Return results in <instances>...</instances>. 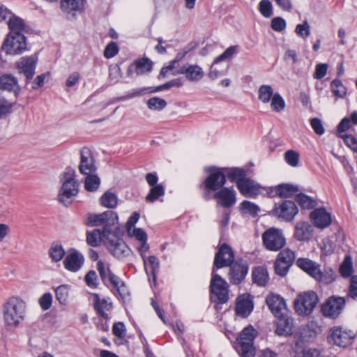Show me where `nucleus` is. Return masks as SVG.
<instances>
[{"mask_svg": "<svg viewBox=\"0 0 357 357\" xmlns=\"http://www.w3.org/2000/svg\"><path fill=\"white\" fill-rule=\"evenodd\" d=\"M275 333L279 335H287L291 333L293 328V319L287 314L281 317H276Z\"/></svg>", "mask_w": 357, "mask_h": 357, "instance_id": "32", "label": "nucleus"}, {"mask_svg": "<svg viewBox=\"0 0 357 357\" xmlns=\"http://www.w3.org/2000/svg\"><path fill=\"white\" fill-rule=\"evenodd\" d=\"M119 52V47L116 43L110 42L104 50V56L107 59H110L116 56Z\"/></svg>", "mask_w": 357, "mask_h": 357, "instance_id": "60", "label": "nucleus"}, {"mask_svg": "<svg viewBox=\"0 0 357 357\" xmlns=\"http://www.w3.org/2000/svg\"><path fill=\"white\" fill-rule=\"evenodd\" d=\"M296 33L303 39H306L310 34V26L307 20L298 24L295 29Z\"/></svg>", "mask_w": 357, "mask_h": 357, "instance_id": "53", "label": "nucleus"}, {"mask_svg": "<svg viewBox=\"0 0 357 357\" xmlns=\"http://www.w3.org/2000/svg\"><path fill=\"white\" fill-rule=\"evenodd\" d=\"M49 253L52 261L58 262L64 257L65 250L61 245H54L50 248Z\"/></svg>", "mask_w": 357, "mask_h": 357, "instance_id": "48", "label": "nucleus"}, {"mask_svg": "<svg viewBox=\"0 0 357 357\" xmlns=\"http://www.w3.org/2000/svg\"><path fill=\"white\" fill-rule=\"evenodd\" d=\"M172 75H184L185 78L192 82H197L204 76L203 69L197 64L185 63L172 73Z\"/></svg>", "mask_w": 357, "mask_h": 357, "instance_id": "16", "label": "nucleus"}, {"mask_svg": "<svg viewBox=\"0 0 357 357\" xmlns=\"http://www.w3.org/2000/svg\"><path fill=\"white\" fill-rule=\"evenodd\" d=\"M259 99L264 103L268 102L273 96V90L270 85H261L258 90Z\"/></svg>", "mask_w": 357, "mask_h": 357, "instance_id": "45", "label": "nucleus"}, {"mask_svg": "<svg viewBox=\"0 0 357 357\" xmlns=\"http://www.w3.org/2000/svg\"><path fill=\"white\" fill-rule=\"evenodd\" d=\"M61 188L58 193V201L63 206H68L77 197L79 190V183L76 178L75 169L68 167L59 176Z\"/></svg>", "mask_w": 357, "mask_h": 357, "instance_id": "2", "label": "nucleus"}, {"mask_svg": "<svg viewBox=\"0 0 357 357\" xmlns=\"http://www.w3.org/2000/svg\"><path fill=\"white\" fill-rule=\"evenodd\" d=\"M109 236H111V232L107 228H104L102 231L99 229H94L86 233V242L91 247L98 246L100 241H102L105 245L106 241L108 240Z\"/></svg>", "mask_w": 357, "mask_h": 357, "instance_id": "28", "label": "nucleus"}, {"mask_svg": "<svg viewBox=\"0 0 357 357\" xmlns=\"http://www.w3.org/2000/svg\"><path fill=\"white\" fill-rule=\"evenodd\" d=\"M257 332L252 326L245 327L241 333L238 342L240 349L238 351L241 357H254L255 354L253 341Z\"/></svg>", "mask_w": 357, "mask_h": 357, "instance_id": "8", "label": "nucleus"}, {"mask_svg": "<svg viewBox=\"0 0 357 357\" xmlns=\"http://www.w3.org/2000/svg\"><path fill=\"white\" fill-rule=\"evenodd\" d=\"M312 232V227L309 222L300 221L295 225L294 237L298 241H308Z\"/></svg>", "mask_w": 357, "mask_h": 357, "instance_id": "30", "label": "nucleus"}, {"mask_svg": "<svg viewBox=\"0 0 357 357\" xmlns=\"http://www.w3.org/2000/svg\"><path fill=\"white\" fill-rule=\"evenodd\" d=\"M85 0H61V9L68 14L81 10L84 7Z\"/></svg>", "mask_w": 357, "mask_h": 357, "instance_id": "34", "label": "nucleus"}, {"mask_svg": "<svg viewBox=\"0 0 357 357\" xmlns=\"http://www.w3.org/2000/svg\"><path fill=\"white\" fill-rule=\"evenodd\" d=\"M268 274L266 268L259 266L253 270L252 280L258 286L264 287L268 283Z\"/></svg>", "mask_w": 357, "mask_h": 357, "instance_id": "35", "label": "nucleus"}, {"mask_svg": "<svg viewBox=\"0 0 357 357\" xmlns=\"http://www.w3.org/2000/svg\"><path fill=\"white\" fill-rule=\"evenodd\" d=\"M100 202L104 207L114 208L118 204V198L115 194L107 191L100 197Z\"/></svg>", "mask_w": 357, "mask_h": 357, "instance_id": "42", "label": "nucleus"}, {"mask_svg": "<svg viewBox=\"0 0 357 357\" xmlns=\"http://www.w3.org/2000/svg\"><path fill=\"white\" fill-rule=\"evenodd\" d=\"M8 26L10 29V32H14L15 33H22V31L25 28L24 20L20 17L13 15L12 13L8 17Z\"/></svg>", "mask_w": 357, "mask_h": 357, "instance_id": "36", "label": "nucleus"}, {"mask_svg": "<svg viewBox=\"0 0 357 357\" xmlns=\"http://www.w3.org/2000/svg\"><path fill=\"white\" fill-rule=\"evenodd\" d=\"M207 170L210 174L205 180L206 188L212 190H217L221 188L225 183L226 174L224 169L211 167H208Z\"/></svg>", "mask_w": 357, "mask_h": 357, "instance_id": "17", "label": "nucleus"}, {"mask_svg": "<svg viewBox=\"0 0 357 357\" xmlns=\"http://www.w3.org/2000/svg\"><path fill=\"white\" fill-rule=\"evenodd\" d=\"M26 303L18 297H10L2 306V319L4 326L9 330L17 328L24 320Z\"/></svg>", "mask_w": 357, "mask_h": 357, "instance_id": "1", "label": "nucleus"}, {"mask_svg": "<svg viewBox=\"0 0 357 357\" xmlns=\"http://www.w3.org/2000/svg\"><path fill=\"white\" fill-rule=\"evenodd\" d=\"M355 337V334L351 330L341 326H334L331 329L329 341L340 347L350 345Z\"/></svg>", "mask_w": 357, "mask_h": 357, "instance_id": "12", "label": "nucleus"}, {"mask_svg": "<svg viewBox=\"0 0 357 357\" xmlns=\"http://www.w3.org/2000/svg\"><path fill=\"white\" fill-rule=\"evenodd\" d=\"M229 279L234 284L240 283L248 273V266L245 263L236 261L230 266Z\"/></svg>", "mask_w": 357, "mask_h": 357, "instance_id": "29", "label": "nucleus"}, {"mask_svg": "<svg viewBox=\"0 0 357 357\" xmlns=\"http://www.w3.org/2000/svg\"><path fill=\"white\" fill-rule=\"evenodd\" d=\"M263 245L270 251H278L286 244V239L280 229L271 227L262 234Z\"/></svg>", "mask_w": 357, "mask_h": 357, "instance_id": "7", "label": "nucleus"}, {"mask_svg": "<svg viewBox=\"0 0 357 357\" xmlns=\"http://www.w3.org/2000/svg\"><path fill=\"white\" fill-rule=\"evenodd\" d=\"M253 309V304L250 295L243 294L237 298L235 307L236 313L243 317L250 314Z\"/></svg>", "mask_w": 357, "mask_h": 357, "instance_id": "31", "label": "nucleus"}, {"mask_svg": "<svg viewBox=\"0 0 357 357\" xmlns=\"http://www.w3.org/2000/svg\"><path fill=\"white\" fill-rule=\"evenodd\" d=\"M342 275L344 278L349 277L352 271V262L350 257H345L343 263L340 268Z\"/></svg>", "mask_w": 357, "mask_h": 357, "instance_id": "56", "label": "nucleus"}, {"mask_svg": "<svg viewBox=\"0 0 357 357\" xmlns=\"http://www.w3.org/2000/svg\"><path fill=\"white\" fill-rule=\"evenodd\" d=\"M240 192L245 197H255L258 195L268 192V188H264L254 181L245 178L238 183L237 187Z\"/></svg>", "mask_w": 357, "mask_h": 357, "instance_id": "18", "label": "nucleus"}, {"mask_svg": "<svg viewBox=\"0 0 357 357\" xmlns=\"http://www.w3.org/2000/svg\"><path fill=\"white\" fill-rule=\"evenodd\" d=\"M80 174H91L96 171L95 160L91 150L84 147L80 151V162L78 166Z\"/></svg>", "mask_w": 357, "mask_h": 357, "instance_id": "20", "label": "nucleus"}, {"mask_svg": "<svg viewBox=\"0 0 357 357\" xmlns=\"http://www.w3.org/2000/svg\"><path fill=\"white\" fill-rule=\"evenodd\" d=\"M105 246L114 257L120 260L128 257L132 252L125 242L112 233L108 240L106 241Z\"/></svg>", "mask_w": 357, "mask_h": 357, "instance_id": "11", "label": "nucleus"}, {"mask_svg": "<svg viewBox=\"0 0 357 357\" xmlns=\"http://www.w3.org/2000/svg\"><path fill=\"white\" fill-rule=\"evenodd\" d=\"M331 86L335 96L343 98L346 94V89L340 80L334 79L331 82Z\"/></svg>", "mask_w": 357, "mask_h": 357, "instance_id": "51", "label": "nucleus"}, {"mask_svg": "<svg viewBox=\"0 0 357 357\" xmlns=\"http://www.w3.org/2000/svg\"><path fill=\"white\" fill-rule=\"evenodd\" d=\"M118 216L112 211H107L100 214H89L87 218L86 225L89 226L105 225L107 228L117 223Z\"/></svg>", "mask_w": 357, "mask_h": 357, "instance_id": "15", "label": "nucleus"}, {"mask_svg": "<svg viewBox=\"0 0 357 357\" xmlns=\"http://www.w3.org/2000/svg\"><path fill=\"white\" fill-rule=\"evenodd\" d=\"M298 192L297 185L289 183H282L268 188L267 194L270 197H290Z\"/></svg>", "mask_w": 357, "mask_h": 357, "instance_id": "25", "label": "nucleus"}, {"mask_svg": "<svg viewBox=\"0 0 357 357\" xmlns=\"http://www.w3.org/2000/svg\"><path fill=\"white\" fill-rule=\"evenodd\" d=\"M318 301L317 295L314 291L301 293L294 301L295 310L298 315H308L317 306Z\"/></svg>", "mask_w": 357, "mask_h": 357, "instance_id": "5", "label": "nucleus"}, {"mask_svg": "<svg viewBox=\"0 0 357 357\" xmlns=\"http://www.w3.org/2000/svg\"><path fill=\"white\" fill-rule=\"evenodd\" d=\"M296 201L301 207L305 209L312 208L317 205L315 199L303 193L297 195Z\"/></svg>", "mask_w": 357, "mask_h": 357, "instance_id": "44", "label": "nucleus"}, {"mask_svg": "<svg viewBox=\"0 0 357 357\" xmlns=\"http://www.w3.org/2000/svg\"><path fill=\"white\" fill-rule=\"evenodd\" d=\"M36 66V59L32 56L22 57L16 63L19 73L24 74L28 81L33 78L35 74Z\"/></svg>", "mask_w": 357, "mask_h": 357, "instance_id": "23", "label": "nucleus"}, {"mask_svg": "<svg viewBox=\"0 0 357 357\" xmlns=\"http://www.w3.org/2000/svg\"><path fill=\"white\" fill-rule=\"evenodd\" d=\"M271 26L274 31L281 32L286 29V21L280 17H275L272 19Z\"/></svg>", "mask_w": 357, "mask_h": 357, "instance_id": "57", "label": "nucleus"}, {"mask_svg": "<svg viewBox=\"0 0 357 357\" xmlns=\"http://www.w3.org/2000/svg\"><path fill=\"white\" fill-rule=\"evenodd\" d=\"M266 303L269 310L275 317H281L288 312L284 299L279 295L273 294L268 295L266 298Z\"/></svg>", "mask_w": 357, "mask_h": 357, "instance_id": "21", "label": "nucleus"}, {"mask_svg": "<svg viewBox=\"0 0 357 357\" xmlns=\"http://www.w3.org/2000/svg\"><path fill=\"white\" fill-rule=\"evenodd\" d=\"M239 208L242 213L252 217H255L260 211L259 207L257 204L247 200L241 202Z\"/></svg>", "mask_w": 357, "mask_h": 357, "instance_id": "41", "label": "nucleus"}, {"mask_svg": "<svg viewBox=\"0 0 357 357\" xmlns=\"http://www.w3.org/2000/svg\"><path fill=\"white\" fill-rule=\"evenodd\" d=\"M211 292L213 297H215L219 303H225L229 299L228 284L219 275L213 270L210 284Z\"/></svg>", "mask_w": 357, "mask_h": 357, "instance_id": "10", "label": "nucleus"}, {"mask_svg": "<svg viewBox=\"0 0 357 357\" xmlns=\"http://www.w3.org/2000/svg\"><path fill=\"white\" fill-rule=\"evenodd\" d=\"M84 281L87 286L96 289L98 286V276L95 271H89L84 277Z\"/></svg>", "mask_w": 357, "mask_h": 357, "instance_id": "55", "label": "nucleus"}, {"mask_svg": "<svg viewBox=\"0 0 357 357\" xmlns=\"http://www.w3.org/2000/svg\"><path fill=\"white\" fill-rule=\"evenodd\" d=\"M295 257L294 252L289 249H285L281 251L278 254L275 262L274 269L275 273L280 276L286 275Z\"/></svg>", "mask_w": 357, "mask_h": 357, "instance_id": "14", "label": "nucleus"}, {"mask_svg": "<svg viewBox=\"0 0 357 357\" xmlns=\"http://www.w3.org/2000/svg\"><path fill=\"white\" fill-rule=\"evenodd\" d=\"M259 10L262 16L268 18L273 15V5L269 0H261L259 3Z\"/></svg>", "mask_w": 357, "mask_h": 357, "instance_id": "49", "label": "nucleus"}, {"mask_svg": "<svg viewBox=\"0 0 357 357\" xmlns=\"http://www.w3.org/2000/svg\"><path fill=\"white\" fill-rule=\"evenodd\" d=\"M127 232L129 236L135 238L140 243L147 241L146 233L141 228H131Z\"/></svg>", "mask_w": 357, "mask_h": 357, "instance_id": "54", "label": "nucleus"}, {"mask_svg": "<svg viewBox=\"0 0 357 357\" xmlns=\"http://www.w3.org/2000/svg\"><path fill=\"white\" fill-rule=\"evenodd\" d=\"M284 158L289 165L296 167L298 164L299 154L293 150H289L285 153Z\"/></svg>", "mask_w": 357, "mask_h": 357, "instance_id": "58", "label": "nucleus"}, {"mask_svg": "<svg viewBox=\"0 0 357 357\" xmlns=\"http://www.w3.org/2000/svg\"><path fill=\"white\" fill-rule=\"evenodd\" d=\"M215 65L216 64H214L213 62L211 66L210 67V70L208 74V77L211 79H215L218 77L226 75L227 73L228 66L226 67L225 69L220 70L215 67Z\"/></svg>", "mask_w": 357, "mask_h": 357, "instance_id": "59", "label": "nucleus"}, {"mask_svg": "<svg viewBox=\"0 0 357 357\" xmlns=\"http://www.w3.org/2000/svg\"><path fill=\"white\" fill-rule=\"evenodd\" d=\"M346 304L343 297L331 296L321 306L323 314L335 319L342 313Z\"/></svg>", "mask_w": 357, "mask_h": 357, "instance_id": "13", "label": "nucleus"}, {"mask_svg": "<svg viewBox=\"0 0 357 357\" xmlns=\"http://www.w3.org/2000/svg\"><path fill=\"white\" fill-rule=\"evenodd\" d=\"M234 260V254L232 249L226 243L222 244L214 259V266L217 268H221L225 266H229Z\"/></svg>", "mask_w": 357, "mask_h": 357, "instance_id": "19", "label": "nucleus"}, {"mask_svg": "<svg viewBox=\"0 0 357 357\" xmlns=\"http://www.w3.org/2000/svg\"><path fill=\"white\" fill-rule=\"evenodd\" d=\"M310 218L314 225L319 229H324L331 223V216L325 208H316L310 213Z\"/></svg>", "mask_w": 357, "mask_h": 357, "instance_id": "26", "label": "nucleus"}, {"mask_svg": "<svg viewBox=\"0 0 357 357\" xmlns=\"http://www.w3.org/2000/svg\"><path fill=\"white\" fill-rule=\"evenodd\" d=\"M70 286L61 284L54 288L55 297L61 305H66L68 302Z\"/></svg>", "mask_w": 357, "mask_h": 357, "instance_id": "39", "label": "nucleus"}, {"mask_svg": "<svg viewBox=\"0 0 357 357\" xmlns=\"http://www.w3.org/2000/svg\"><path fill=\"white\" fill-rule=\"evenodd\" d=\"M328 66L326 63H319L316 66L314 78L317 79H322L327 73Z\"/></svg>", "mask_w": 357, "mask_h": 357, "instance_id": "64", "label": "nucleus"}, {"mask_svg": "<svg viewBox=\"0 0 357 357\" xmlns=\"http://www.w3.org/2000/svg\"><path fill=\"white\" fill-rule=\"evenodd\" d=\"M165 194V188L162 184H158L151 187L149 193L146 197V200L149 202H154L159 197Z\"/></svg>", "mask_w": 357, "mask_h": 357, "instance_id": "43", "label": "nucleus"}, {"mask_svg": "<svg viewBox=\"0 0 357 357\" xmlns=\"http://www.w3.org/2000/svg\"><path fill=\"white\" fill-rule=\"evenodd\" d=\"M310 124L316 134L321 135L324 133L325 129L323 126L321 121L319 119H312L310 121Z\"/></svg>", "mask_w": 357, "mask_h": 357, "instance_id": "63", "label": "nucleus"}, {"mask_svg": "<svg viewBox=\"0 0 357 357\" xmlns=\"http://www.w3.org/2000/svg\"><path fill=\"white\" fill-rule=\"evenodd\" d=\"M96 268L102 281L107 285L111 284L122 298L128 294V289L124 282L115 275L110 269V264L102 259L97 261Z\"/></svg>", "mask_w": 357, "mask_h": 357, "instance_id": "3", "label": "nucleus"}, {"mask_svg": "<svg viewBox=\"0 0 357 357\" xmlns=\"http://www.w3.org/2000/svg\"><path fill=\"white\" fill-rule=\"evenodd\" d=\"M298 212V209L294 202L284 200L275 203L271 213L278 219L289 222L294 220Z\"/></svg>", "mask_w": 357, "mask_h": 357, "instance_id": "9", "label": "nucleus"}, {"mask_svg": "<svg viewBox=\"0 0 357 357\" xmlns=\"http://www.w3.org/2000/svg\"><path fill=\"white\" fill-rule=\"evenodd\" d=\"M52 303V296L50 293L44 294L39 299V304L43 310H47L51 307Z\"/></svg>", "mask_w": 357, "mask_h": 357, "instance_id": "62", "label": "nucleus"}, {"mask_svg": "<svg viewBox=\"0 0 357 357\" xmlns=\"http://www.w3.org/2000/svg\"><path fill=\"white\" fill-rule=\"evenodd\" d=\"M1 50L7 55H18L27 50L26 38L23 33L9 32L4 38Z\"/></svg>", "mask_w": 357, "mask_h": 357, "instance_id": "4", "label": "nucleus"}, {"mask_svg": "<svg viewBox=\"0 0 357 357\" xmlns=\"http://www.w3.org/2000/svg\"><path fill=\"white\" fill-rule=\"evenodd\" d=\"M271 108L277 112L282 111L285 107V102L279 93H275L271 98Z\"/></svg>", "mask_w": 357, "mask_h": 357, "instance_id": "50", "label": "nucleus"}, {"mask_svg": "<svg viewBox=\"0 0 357 357\" xmlns=\"http://www.w3.org/2000/svg\"><path fill=\"white\" fill-rule=\"evenodd\" d=\"M348 296L357 300V275H353L350 279Z\"/></svg>", "mask_w": 357, "mask_h": 357, "instance_id": "61", "label": "nucleus"}, {"mask_svg": "<svg viewBox=\"0 0 357 357\" xmlns=\"http://www.w3.org/2000/svg\"><path fill=\"white\" fill-rule=\"evenodd\" d=\"M84 175L86 176V178L84 179V183L86 190L89 192L96 191L100 184V178L95 173Z\"/></svg>", "mask_w": 357, "mask_h": 357, "instance_id": "40", "label": "nucleus"}, {"mask_svg": "<svg viewBox=\"0 0 357 357\" xmlns=\"http://www.w3.org/2000/svg\"><path fill=\"white\" fill-rule=\"evenodd\" d=\"M133 68H135V73L137 75H144L151 70L152 62L147 58L137 60L128 68V74L131 73Z\"/></svg>", "mask_w": 357, "mask_h": 357, "instance_id": "33", "label": "nucleus"}, {"mask_svg": "<svg viewBox=\"0 0 357 357\" xmlns=\"http://www.w3.org/2000/svg\"><path fill=\"white\" fill-rule=\"evenodd\" d=\"M296 264L300 268L318 281L330 283L334 280L332 270H330L331 274L326 276L321 271L319 264L307 258L298 259Z\"/></svg>", "mask_w": 357, "mask_h": 357, "instance_id": "6", "label": "nucleus"}, {"mask_svg": "<svg viewBox=\"0 0 357 357\" xmlns=\"http://www.w3.org/2000/svg\"><path fill=\"white\" fill-rule=\"evenodd\" d=\"M217 203L225 208H229L236 202V192L233 188H223L213 195Z\"/></svg>", "mask_w": 357, "mask_h": 357, "instance_id": "22", "label": "nucleus"}, {"mask_svg": "<svg viewBox=\"0 0 357 357\" xmlns=\"http://www.w3.org/2000/svg\"><path fill=\"white\" fill-rule=\"evenodd\" d=\"M0 89L13 93L15 98H17L21 91L17 79L10 74H4L0 77Z\"/></svg>", "mask_w": 357, "mask_h": 357, "instance_id": "24", "label": "nucleus"}, {"mask_svg": "<svg viewBox=\"0 0 357 357\" xmlns=\"http://www.w3.org/2000/svg\"><path fill=\"white\" fill-rule=\"evenodd\" d=\"M13 103L0 94V118L11 112Z\"/></svg>", "mask_w": 357, "mask_h": 357, "instance_id": "52", "label": "nucleus"}, {"mask_svg": "<svg viewBox=\"0 0 357 357\" xmlns=\"http://www.w3.org/2000/svg\"><path fill=\"white\" fill-rule=\"evenodd\" d=\"M95 308L97 312L104 319H108L107 313L112 308V303H108L106 300H100L98 295H95Z\"/></svg>", "mask_w": 357, "mask_h": 357, "instance_id": "37", "label": "nucleus"}, {"mask_svg": "<svg viewBox=\"0 0 357 357\" xmlns=\"http://www.w3.org/2000/svg\"><path fill=\"white\" fill-rule=\"evenodd\" d=\"M238 46L234 45L228 47L222 54L214 59V64H218L222 61H229L238 52Z\"/></svg>", "mask_w": 357, "mask_h": 357, "instance_id": "46", "label": "nucleus"}, {"mask_svg": "<svg viewBox=\"0 0 357 357\" xmlns=\"http://www.w3.org/2000/svg\"><path fill=\"white\" fill-rule=\"evenodd\" d=\"M149 109L151 110L160 111L167 106L166 101L158 97H153L146 102Z\"/></svg>", "mask_w": 357, "mask_h": 357, "instance_id": "47", "label": "nucleus"}, {"mask_svg": "<svg viewBox=\"0 0 357 357\" xmlns=\"http://www.w3.org/2000/svg\"><path fill=\"white\" fill-rule=\"evenodd\" d=\"M83 263L84 257L75 250L70 252L63 261L64 267L72 272L79 270Z\"/></svg>", "mask_w": 357, "mask_h": 357, "instance_id": "27", "label": "nucleus"}, {"mask_svg": "<svg viewBox=\"0 0 357 357\" xmlns=\"http://www.w3.org/2000/svg\"><path fill=\"white\" fill-rule=\"evenodd\" d=\"M224 171L229 179L236 183L237 187L238 186V183L246 178V172L243 169H224Z\"/></svg>", "mask_w": 357, "mask_h": 357, "instance_id": "38", "label": "nucleus"}]
</instances>
